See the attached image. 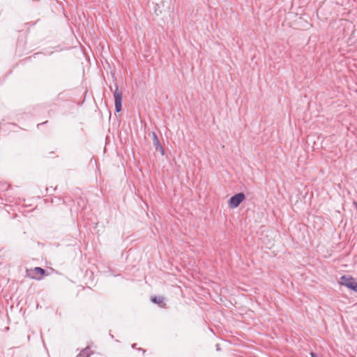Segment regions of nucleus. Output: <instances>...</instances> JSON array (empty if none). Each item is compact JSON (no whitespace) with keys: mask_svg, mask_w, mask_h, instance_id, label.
Masks as SVG:
<instances>
[{"mask_svg":"<svg viewBox=\"0 0 357 357\" xmlns=\"http://www.w3.org/2000/svg\"><path fill=\"white\" fill-rule=\"evenodd\" d=\"M80 354L83 356L89 357L93 354V351H91L89 347H87L84 349H83Z\"/></svg>","mask_w":357,"mask_h":357,"instance_id":"obj_6","label":"nucleus"},{"mask_svg":"<svg viewBox=\"0 0 357 357\" xmlns=\"http://www.w3.org/2000/svg\"><path fill=\"white\" fill-rule=\"evenodd\" d=\"M245 199V195L243 192H239L232 196L229 200V206L231 208H237L241 203Z\"/></svg>","mask_w":357,"mask_h":357,"instance_id":"obj_3","label":"nucleus"},{"mask_svg":"<svg viewBox=\"0 0 357 357\" xmlns=\"http://www.w3.org/2000/svg\"><path fill=\"white\" fill-rule=\"evenodd\" d=\"M216 347H217V350H220V348H219V345H218V344H217V345H216Z\"/></svg>","mask_w":357,"mask_h":357,"instance_id":"obj_12","label":"nucleus"},{"mask_svg":"<svg viewBox=\"0 0 357 357\" xmlns=\"http://www.w3.org/2000/svg\"><path fill=\"white\" fill-rule=\"evenodd\" d=\"M114 105L116 112H120L122 109V94L119 91L118 86L116 84L114 91Z\"/></svg>","mask_w":357,"mask_h":357,"instance_id":"obj_4","label":"nucleus"},{"mask_svg":"<svg viewBox=\"0 0 357 357\" xmlns=\"http://www.w3.org/2000/svg\"><path fill=\"white\" fill-rule=\"evenodd\" d=\"M138 350H139V351H142L143 354H144V353H145V350H144V349H141V348H139V349H138Z\"/></svg>","mask_w":357,"mask_h":357,"instance_id":"obj_10","label":"nucleus"},{"mask_svg":"<svg viewBox=\"0 0 357 357\" xmlns=\"http://www.w3.org/2000/svg\"><path fill=\"white\" fill-rule=\"evenodd\" d=\"M152 135H153V144L155 149L160 150L161 151L162 154H163V149L160 143V141H159V139H158L157 135L155 132H153Z\"/></svg>","mask_w":357,"mask_h":357,"instance_id":"obj_5","label":"nucleus"},{"mask_svg":"<svg viewBox=\"0 0 357 357\" xmlns=\"http://www.w3.org/2000/svg\"><path fill=\"white\" fill-rule=\"evenodd\" d=\"M340 284L357 292V282L350 276L343 275L340 278Z\"/></svg>","mask_w":357,"mask_h":357,"instance_id":"obj_1","label":"nucleus"},{"mask_svg":"<svg viewBox=\"0 0 357 357\" xmlns=\"http://www.w3.org/2000/svg\"><path fill=\"white\" fill-rule=\"evenodd\" d=\"M310 356H311V357H318V356H317V354H316L315 353H314V352H311V353H310Z\"/></svg>","mask_w":357,"mask_h":357,"instance_id":"obj_8","label":"nucleus"},{"mask_svg":"<svg viewBox=\"0 0 357 357\" xmlns=\"http://www.w3.org/2000/svg\"><path fill=\"white\" fill-rule=\"evenodd\" d=\"M47 123V121H46V122H44V123ZM40 125H42V123H39V124H38V126H40Z\"/></svg>","mask_w":357,"mask_h":357,"instance_id":"obj_13","label":"nucleus"},{"mask_svg":"<svg viewBox=\"0 0 357 357\" xmlns=\"http://www.w3.org/2000/svg\"><path fill=\"white\" fill-rule=\"evenodd\" d=\"M136 346H137V344H133L132 345V349H136Z\"/></svg>","mask_w":357,"mask_h":357,"instance_id":"obj_9","label":"nucleus"},{"mask_svg":"<svg viewBox=\"0 0 357 357\" xmlns=\"http://www.w3.org/2000/svg\"><path fill=\"white\" fill-rule=\"evenodd\" d=\"M77 357H85V356H83L82 355H81V354H79V355L77 356Z\"/></svg>","mask_w":357,"mask_h":357,"instance_id":"obj_11","label":"nucleus"},{"mask_svg":"<svg viewBox=\"0 0 357 357\" xmlns=\"http://www.w3.org/2000/svg\"><path fill=\"white\" fill-rule=\"evenodd\" d=\"M45 274V269L40 267H35L34 268L27 269L26 270V276L35 279V280H41L42 276Z\"/></svg>","mask_w":357,"mask_h":357,"instance_id":"obj_2","label":"nucleus"},{"mask_svg":"<svg viewBox=\"0 0 357 357\" xmlns=\"http://www.w3.org/2000/svg\"><path fill=\"white\" fill-rule=\"evenodd\" d=\"M151 301L154 303L160 304L163 303L164 298L162 296H152Z\"/></svg>","mask_w":357,"mask_h":357,"instance_id":"obj_7","label":"nucleus"}]
</instances>
